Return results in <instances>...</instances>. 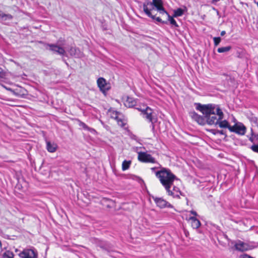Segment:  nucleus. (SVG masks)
<instances>
[{
	"label": "nucleus",
	"mask_w": 258,
	"mask_h": 258,
	"mask_svg": "<svg viewBox=\"0 0 258 258\" xmlns=\"http://www.w3.org/2000/svg\"><path fill=\"white\" fill-rule=\"evenodd\" d=\"M155 175L164 187L168 196L173 198H180L182 193L180 188L174 184V181L178 179L170 169L162 168L155 172Z\"/></svg>",
	"instance_id": "nucleus-1"
},
{
	"label": "nucleus",
	"mask_w": 258,
	"mask_h": 258,
	"mask_svg": "<svg viewBox=\"0 0 258 258\" xmlns=\"http://www.w3.org/2000/svg\"><path fill=\"white\" fill-rule=\"evenodd\" d=\"M197 109L204 114L209 125H217L218 121L223 119L224 114L219 105L215 104L201 105L197 106Z\"/></svg>",
	"instance_id": "nucleus-2"
},
{
	"label": "nucleus",
	"mask_w": 258,
	"mask_h": 258,
	"mask_svg": "<svg viewBox=\"0 0 258 258\" xmlns=\"http://www.w3.org/2000/svg\"><path fill=\"white\" fill-rule=\"evenodd\" d=\"M145 13L153 20H156L158 22L166 24L167 22L162 21L160 17H156L153 14V11L156 10L160 14L165 13V10L163 7V3L161 0H152V2L146 1L143 6Z\"/></svg>",
	"instance_id": "nucleus-3"
},
{
	"label": "nucleus",
	"mask_w": 258,
	"mask_h": 258,
	"mask_svg": "<svg viewBox=\"0 0 258 258\" xmlns=\"http://www.w3.org/2000/svg\"><path fill=\"white\" fill-rule=\"evenodd\" d=\"M18 255L21 258H37L38 252L35 248L31 247L24 249Z\"/></svg>",
	"instance_id": "nucleus-4"
},
{
	"label": "nucleus",
	"mask_w": 258,
	"mask_h": 258,
	"mask_svg": "<svg viewBox=\"0 0 258 258\" xmlns=\"http://www.w3.org/2000/svg\"><path fill=\"white\" fill-rule=\"evenodd\" d=\"M137 109L141 111V114L146 119L151 122L152 124L155 122V119L154 118V116L153 115V112L151 108L149 107H146L144 108H137Z\"/></svg>",
	"instance_id": "nucleus-5"
},
{
	"label": "nucleus",
	"mask_w": 258,
	"mask_h": 258,
	"mask_svg": "<svg viewBox=\"0 0 258 258\" xmlns=\"http://www.w3.org/2000/svg\"><path fill=\"white\" fill-rule=\"evenodd\" d=\"M230 132L235 133L239 135H245L246 131V127L245 126L240 122H236L234 125L231 126L229 128Z\"/></svg>",
	"instance_id": "nucleus-6"
},
{
	"label": "nucleus",
	"mask_w": 258,
	"mask_h": 258,
	"mask_svg": "<svg viewBox=\"0 0 258 258\" xmlns=\"http://www.w3.org/2000/svg\"><path fill=\"white\" fill-rule=\"evenodd\" d=\"M138 154V159L142 162L157 163L156 159L146 152H140Z\"/></svg>",
	"instance_id": "nucleus-7"
},
{
	"label": "nucleus",
	"mask_w": 258,
	"mask_h": 258,
	"mask_svg": "<svg viewBox=\"0 0 258 258\" xmlns=\"http://www.w3.org/2000/svg\"><path fill=\"white\" fill-rule=\"evenodd\" d=\"M97 85L100 90L104 94L110 90L111 86L109 83H107L103 78H99L97 81Z\"/></svg>",
	"instance_id": "nucleus-8"
},
{
	"label": "nucleus",
	"mask_w": 258,
	"mask_h": 258,
	"mask_svg": "<svg viewBox=\"0 0 258 258\" xmlns=\"http://www.w3.org/2000/svg\"><path fill=\"white\" fill-rule=\"evenodd\" d=\"M156 206L161 209L165 208H173V206L170 204L169 202L166 201L165 199L162 198L153 197Z\"/></svg>",
	"instance_id": "nucleus-9"
},
{
	"label": "nucleus",
	"mask_w": 258,
	"mask_h": 258,
	"mask_svg": "<svg viewBox=\"0 0 258 258\" xmlns=\"http://www.w3.org/2000/svg\"><path fill=\"white\" fill-rule=\"evenodd\" d=\"M111 117L114 118L121 127H124L126 123V120L122 114L117 111L112 112Z\"/></svg>",
	"instance_id": "nucleus-10"
},
{
	"label": "nucleus",
	"mask_w": 258,
	"mask_h": 258,
	"mask_svg": "<svg viewBox=\"0 0 258 258\" xmlns=\"http://www.w3.org/2000/svg\"><path fill=\"white\" fill-rule=\"evenodd\" d=\"M47 46L49 47V49L50 50L61 55H64L66 53L64 48L60 45L57 44H48Z\"/></svg>",
	"instance_id": "nucleus-11"
},
{
	"label": "nucleus",
	"mask_w": 258,
	"mask_h": 258,
	"mask_svg": "<svg viewBox=\"0 0 258 258\" xmlns=\"http://www.w3.org/2000/svg\"><path fill=\"white\" fill-rule=\"evenodd\" d=\"M234 246L236 250L240 251H246L249 249L248 245L240 240L235 241Z\"/></svg>",
	"instance_id": "nucleus-12"
},
{
	"label": "nucleus",
	"mask_w": 258,
	"mask_h": 258,
	"mask_svg": "<svg viewBox=\"0 0 258 258\" xmlns=\"http://www.w3.org/2000/svg\"><path fill=\"white\" fill-rule=\"evenodd\" d=\"M186 220L190 222L191 227L194 229H198L201 225L200 220L194 216H189L186 218Z\"/></svg>",
	"instance_id": "nucleus-13"
},
{
	"label": "nucleus",
	"mask_w": 258,
	"mask_h": 258,
	"mask_svg": "<svg viewBox=\"0 0 258 258\" xmlns=\"http://www.w3.org/2000/svg\"><path fill=\"white\" fill-rule=\"evenodd\" d=\"M46 149L47 151L50 153H54L56 151L57 146L56 144L54 143H51L50 141H46Z\"/></svg>",
	"instance_id": "nucleus-14"
},
{
	"label": "nucleus",
	"mask_w": 258,
	"mask_h": 258,
	"mask_svg": "<svg viewBox=\"0 0 258 258\" xmlns=\"http://www.w3.org/2000/svg\"><path fill=\"white\" fill-rule=\"evenodd\" d=\"M191 117L195 120L198 123L202 124L204 123V119L203 117L198 115L196 112H192L190 113Z\"/></svg>",
	"instance_id": "nucleus-15"
},
{
	"label": "nucleus",
	"mask_w": 258,
	"mask_h": 258,
	"mask_svg": "<svg viewBox=\"0 0 258 258\" xmlns=\"http://www.w3.org/2000/svg\"><path fill=\"white\" fill-rule=\"evenodd\" d=\"M217 125H219V126L220 128H228L229 130V128L231 127V126L229 124L228 121L226 120H221L220 121H218V123H217Z\"/></svg>",
	"instance_id": "nucleus-16"
},
{
	"label": "nucleus",
	"mask_w": 258,
	"mask_h": 258,
	"mask_svg": "<svg viewBox=\"0 0 258 258\" xmlns=\"http://www.w3.org/2000/svg\"><path fill=\"white\" fill-rule=\"evenodd\" d=\"M166 15V16L167 17V19H168V20L169 21L170 23L174 26V27H178V25L177 24V23H176V22L175 21V20L173 19V18L172 17H171L169 14L167 12V11L165 10V13H164L162 14V15Z\"/></svg>",
	"instance_id": "nucleus-17"
},
{
	"label": "nucleus",
	"mask_w": 258,
	"mask_h": 258,
	"mask_svg": "<svg viewBox=\"0 0 258 258\" xmlns=\"http://www.w3.org/2000/svg\"><path fill=\"white\" fill-rule=\"evenodd\" d=\"M12 18V16L10 14L1 13L0 21L3 23H5L7 21L11 20Z\"/></svg>",
	"instance_id": "nucleus-18"
},
{
	"label": "nucleus",
	"mask_w": 258,
	"mask_h": 258,
	"mask_svg": "<svg viewBox=\"0 0 258 258\" xmlns=\"http://www.w3.org/2000/svg\"><path fill=\"white\" fill-rule=\"evenodd\" d=\"M135 101L132 98L127 97L124 102V105L128 107H132L135 105Z\"/></svg>",
	"instance_id": "nucleus-19"
},
{
	"label": "nucleus",
	"mask_w": 258,
	"mask_h": 258,
	"mask_svg": "<svg viewBox=\"0 0 258 258\" xmlns=\"http://www.w3.org/2000/svg\"><path fill=\"white\" fill-rule=\"evenodd\" d=\"M184 10L178 8L177 9L174 11L173 17H177L181 16L184 13Z\"/></svg>",
	"instance_id": "nucleus-20"
},
{
	"label": "nucleus",
	"mask_w": 258,
	"mask_h": 258,
	"mask_svg": "<svg viewBox=\"0 0 258 258\" xmlns=\"http://www.w3.org/2000/svg\"><path fill=\"white\" fill-rule=\"evenodd\" d=\"M131 164V161L124 160L122 163V170L125 171L127 170Z\"/></svg>",
	"instance_id": "nucleus-21"
},
{
	"label": "nucleus",
	"mask_w": 258,
	"mask_h": 258,
	"mask_svg": "<svg viewBox=\"0 0 258 258\" xmlns=\"http://www.w3.org/2000/svg\"><path fill=\"white\" fill-rule=\"evenodd\" d=\"M231 49V47L230 46H226V47H222L218 48L217 49V51L219 53H223L225 52H227L229 51Z\"/></svg>",
	"instance_id": "nucleus-22"
},
{
	"label": "nucleus",
	"mask_w": 258,
	"mask_h": 258,
	"mask_svg": "<svg viewBox=\"0 0 258 258\" xmlns=\"http://www.w3.org/2000/svg\"><path fill=\"white\" fill-rule=\"evenodd\" d=\"M14 257V254L13 252L10 251H7L3 254L4 258H13Z\"/></svg>",
	"instance_id": "nucleus-23"
},
{
	"label": "nucleus",
	"mask_w": 258,
	"mask_h": 258,
	"mask_svg": "<svg viewBox=\"0 0 258 258\" xmlns=\"http://www.w3.org/2000/svg\"><path fill=\"white\" fill-rule=\"evenodd\" d=\"M210 132L213 134L214 135L220 134V135H225V133L224 131L222 130H211Z\"/></svg>",
	"instance_id": "nucleus-24"
},
{
	"label": "nucleus",
	"mask_w": 258,
	"mask_h": 258,
	"mask_svg": "<svg viewBox=\"0 0 258 258\" xmlns=\"http://www.w3.org/2000/svg\"><path fill=\"white\" fill-rule=\"evenodd\" d=\"M213 41L215 46H217L220 43L221 39L219 37H214Z\"/></svg>",
	"instance_id": "nucleus-25"
},
{
	"label": "nucleus",
	"mask_w": 258,
	"mask_h": 258,
	"mask_svg": "<svg viewBox=\"0 0 258 258\" xmlns=\"http://www.w3.org/2000/svg\"><path fill=\"white\" fill-rule=\"evenodd\" d=\"M76 51L77 49L75 48L72 47L69 50V53L71 55L76 56Z\"/></svg>",
	"instance_id": "nucleus-26"
},
{
	"label": "nucleus",
	"mask_w": 258,
	"mask_h": 258,
	"mask_svg": "<svg viewBox=\"0 0 258 258\" xmlns=\"http://www.w3.org/2000/svg\"><path fill=\"white\" fill-rule=\"evenodd\" d=\"M251 150L254 152L258 153V145H253L250 147Z\"/></svg>",
	"instance_id": "nucleus-27"
},
{
	"label": "nucleus",
	"mask_w": 258,
	"mask_h": 258,
	"mask_svg": "<svg viewBox=\"0 0 258 258\" xmlns=\"http://www.w3.org/2000/svg\"><path fill=\"white\" fill-rule=\"evenodd\" d=\"M6 76V73L0 68V78H5Z\"/></svg>",
	"instance_id": "nucleus-28"
},
{
	"label": "nucleus",
	"mask_w": 258,
	"mask_h": 258,
	"mask_svg": "<svg viewBox=\"0 0 258 258\" xmlns=\"http://www.w3.org/2000/svg\"><path fill=\"white\" fill-rule=\"evenodd\" d=\"M79 125L82 127L84 130H88L89 127L84 122L80 121L79 123Z\"/></svg>",
	"instance_id": "nucleus-29"
},
{
	"label": "nucleus",
	"mask_w": 258,
	"mask_h": 258,
	"mask_svg": "<svg viewBox=\"0 0 258 258\" xmlns=\"http://www.w3.org/2000/svg\"><path fill=\"white\" fill-rule=\"evenodd\" d=\"M248 138L249 141L251 143H254L255 142L254 135H250L249 137L247 136Z\"/></svg>",
	"instance_id": "nucleus-30"
},
{
	"label": "nucleus",
	"mask_w": 258,
	"mask_h": 258,
	"mask_svg": "<svg viewBox=\"0 0 258 258\" xmlns=\"http://www.w3.org/2000/svg\"><path fill=\"white\" fill-rule=\"evenodd\" d=\"M189 212L193 215L192 216H194L196 218L197 216H198L197 213L195 211L192 210V211H190Z\"/></svg>",
	"instance_id": "nucleus-31"
},
{
	"label": "nucleus",
	"mask_w": 258,
	"mask_h": 258,
	"mask_svg": "<svg viewBox=\"0 0 258 258\" xmlns=\"http://www.w3.org/2000/svg\"><path fill=\"white\" fill-rule=\"evenodd\" d=\"M88 131H90L92 134H95L96 133V131L93 128L89 127V128L87 130Z\"/></svg>",
	"instance_id": "nucleus-32"
},
{
	"label": "nucleus",
	"mask_w": 258,
	"mask_h": 258,
	"mask_svg": "<svg viewBox=\"0 0 258 258\" xmlns=\"http://www.w3.org/2000/svg\"><path fill=\"white\" fill-rule=\"evenodd\" d=\"M240 258H253L247 254H243L240 256Z\"/></svg>",
	"instance_id": "nucleus-33"
},
{
	"label": "nucleus",
	"mask_w": 258,
	"mask_h": 258,
	"mask_svg": "<svg viewBox=\"0 0 258 258\" xmlns=\"http://www.w3.org/2000/svg\"><path fill=\"white\" fill-rule=\"evenodd\" d=\"M226 34V32L225 31H222L221 32V36H223Z\"/></svg>",
	"instance_id": "nucleus-34"
},
{
	"label": "nucleus",
	"mask_w": 258,
	"mask_h": 258,
	"mask_svg": "<svg viewBox=\"0 0 258 258\" xmlns=\"http://www.w3.org/2000/svg\"><path fill=\"white\" fill-rule=\"evenodd\" d=\"M250 135H254L255 134L253 132V129L251 128L250 129Z\"/></svg>",
	"instance_id": "nucleus-35"
},
{
	"label": "nucleus",
	"mask_w": 258,
	"mask_h": 258,
	"mask_svg": "<svg viewBox=\"0 0 258 258\" xmlns=\"http://www.w3.org/2000/svg\"><path fill=\"white\" fill-rule=\"evenodd\" d=\"M254 137L255 140H257L258 139V134H254Z\"/></svg>",
	"instance_id": "nucleus-36"
},
{
	"label": "nucleus",
	"mask_w": 258,
	"mask_h": 258,
	"mask_svg": "<svg viewBox=\"0 0 258 258\" xmlns=\"http://www.w3.org/2000/svg\"><path fill=\"white\" fill-rule=\"evenodd\" d=\"M156 169V167H152L151 168V169L152 171H154Z\"/></svg>",
	"instance_id": "nucleus-37"
},
{
	"label": "nucleus",
	"mask_w": 258,
	"mask_h": 258,
	"mask_svg": "<svg viewBox=\"0 0 258 258\" xmlns=\"http://www.w3.org/2000/svg\"><path fill=\"white\" fill-rule=\"evenodd\" d=\"M18 251V249H16L15 251L17 252Z\"/></svg>",
	"instance_id": "nucleus-38"
},
{
	"label": "nucleus",
	"mask_w": 258,
	"mask_h": 258,
	"mask_svg": "<svg viewBox=\"0 0 258 258\" xmlns=\"http://www.w3.org/2000/svg\"><path fill=\"white\" fill-rule=\"evenodd\" d=\"M233 119H234V122H235L236 121V119L235 118H234Z\"/></svg>",
	"instance_id": "nucleus-39"
}]
</instances>
